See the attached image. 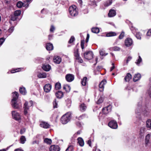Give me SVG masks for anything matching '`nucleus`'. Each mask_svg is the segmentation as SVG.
I'll return each instance as SVG.
<instances>
[{"label": "nucleus", "instance_id": "obj_1", "mask_svg": "<svg viewBox=\"0 0 151 151\" xmlns=\"http://www.w3.org/2000/svg\"><path fill=\"white\" fill-rule=\"evenodd\" d=\"M71 114L67 113L64 115L61 118L60 120L62 123L63 124H67L69 122L71 118Z\"/></svg>", "mask_w": 151, "mask_h": 151}, {"label": "nucleus", "instance_id": "obj_2", "mask_svg": "<svg viewBox=\"0 0 151 151\" xmlns=\"http://www.w3.org/2000/svg\"><path fill=\"white\" fill-rule=\"evenodd\" d=\"M33 104V101L32 100L29 101V102L27 101L25 102L23 106L24 113L25 115H27L28 113L27 111L29 110V107L32 106Z\"/></svg>", "mask_w": 151, "mask_h": 151}, {"label": "nucleus", "instance_id": "obj_3", "mask_svg": "<svg viewBox=\"0 0 151 151\" xmlns=\"http://www.w3.org/2000/svg\"><path fill=\"white\" fill-rule=\"evenodd\" d=\"M69 13L72 16H76L78 14L77 9L75 5H74L70 6L69 9Z\"/></svg>", "mask_w": 151, "mask_h": 151}, {"label": "nucleus", "instance_id": "obj_4", "mask_svg": "<svg viewBox=\"0 0 151 151\" xmlns=\"http://www.w3.org/2000/svg\"><path fill=\"white\" fill-rule=\"evenodd\" d=\"M83 57L88 60H91L93 58V52L91 51H86L84 53Z\"/></svg>", "mask_w": 151, "mask_h": 151}, {"label": "nucleus", "instance_id": "obj_5", "mask_svg": "<svg viewBox=\"0 0 151 151\" xmlns=\"http://www.w3.org/2000/svg\"><path fill=\"white\" fill-rule=\"evenodd\" d=\"M13 118L16 121H20L21 120V116L19 113L16 111H12V112Z\"/></svg>", "mask_w": 151, "mask_h": 151}, {"label": "nucleus", "instance_id": "obj_6", "mask_svg": "<svg viewBox=\"0 0 151 151\" xmlns=\"http://www.w3.org/2000/svg\"><path fill=\"white\" fill-rule=\"evenodd\" d=\"M108 126L111 128L113 129H116L118 127L116 122L114 120L110 121L108 123Z\"/></svg>", "mask_w": 151, "mask_h": 151}, {"label": "nucleus", "instance_id": "obj_7", "mask_svg": "<svg viewBox=\"0 0 151 151\" xmlns=\"http://www.w3.org/2000/svg\"><path fill=\"white\" fill-rule=\"evenodd\" d=\"M65 78L67 81L71 82L74 80V76L72 74H67L65 76Z\"/></svg>", "mask_w": 151, "mask_h": 151}, {"label": "nucleus", "instance_id": "obj_8", "mask_svg": "<svg viewBox=\"0 0 151 151\" xmlns=\"http://www.w3.org/2000/svg\"><path fill=\"white\" fill-rule=\"evenodd\" d=\"M106 83V81L105 79L103 80L99 85V91L101 92L104 91V85Z\"/></svg>", "mask_w": 151, "mask_h": 151}, {"label": "nucleus", "instance_id": "obj_9", "mask_svg": "<svg viewBox=\"0 0 151 151\" xmlns=\"http://www.w3.org/2000/svg\"><path fill=\"white\" fill-rule=\"evenodd\" d=\"M111 105H109L106 107L103 108L102 109V111L104 114H106L111 111Z\"/></svg>", "mask_w": 151, "mask_h": 151}, {"label": "nucleus", "instance_id": "obj_10", "mask_svg": "<svg viewBox=\"0 0 151 151\" xmlns=\"http://www.w3.org/2000/svg\"><path fill=\"white\" fill-rule=\"evenodd\" d=\"M132 43V40L130 38L128 37L125 40V45L127 47H129L131 46Z\"/></svg>", "mask_w": 151, "mask_h": 151}, {"label": "nucleus", "instance_id": "obj_11", "mask_svg": "<svg viewBox=\"0 0 151 151\" xmlns=\"http://www.w3.org/2000/svg\"><path fill=\"white\" fill-rule=\"evenodd\" d=\"M87 106L84 103L80 104L79 106L80 111L81 112L85 111L87 109Z\"/></svg>", "mask_w": 151, "mask_h": 151}, {"label": "nucleus", "instance_id": "obj_12", "mask_svg": "<svg viewBox=\"0 0 151 151\" xmlns=\"http://www.w3.org/2000/svg\"><path fill=\"white\" fill-rule=\"evenodd\" d=\"M50 151H60V147L57 145H51L49 149Z\"/></svg>", "mask_w": 151, "mask_h": 151}, {"label": "nucleus", "instance_id": "obj_13", "mask_svg": "<svg viewBox=\"0 0 151 151\" xmlns=\"http://www.w3.org/2000/svg\"><path fill=\"white\" fill-rule=\"evenodd\" d=\"M56 97L58 99H61L64 96L63 92L61 91H58L55 93Z\"/></svg>", "mask_w": 151, "mask_h": 151}, {"label": "nucleus", "instance_id": "obj_14", "mask_svg": "<svg viewBox=\"0 0 151 151\" xmlns=\"http://www.w3.org/2000/svg\"><path fill=\"white\" fill-rule=\"evenodd\" d=\"M53 60L55 63L59 64L61 61V59L59 56H55L53 57Z\"/></svg>", "mask_w": 151, "mask_h": 151}, {"label": "nucleus", "instance_id": "obj_15", "mask_svg": "<svg viewBox=\"0 0 151 151\" xmlns=\"http://www.w3.org/2000/svg\"><path fill=\"white\" fill-rule=\"evenodd\" d=\"M13 93V94L12 96L13 99L11 101L12 102H13L14 101H17L19 96L18 93L16 91H15Z\"/></svg>", "mask_w": 151, "mask_h": 151}, {"label": "nucleus", "instance_id": "obj_16", "mask_svg": "<svg viewBox=\"0 0 151 151\" xmlns=\"http://www.w3.org/2000/svg\"><path fill=\"white\" fill-rule=\"evenodd\" d=\"M63 88L64 90L65 91L66 93H68L70 91L71 87L68 84H64L63 86Z\"/></svg>", "mask_w": 151, "mask_h": 151}, {"label": "nucleus", "instance_id": "obj_17", "mask_svg": "<svg viewBox=\"0 0 151 151\" xmlns=\"http://www.w3.org/2000/svg\"><path fill=\"white\" fill-rule=\"evenodd\" d=\"M116 14L115 10L111 9L108 14V16L109 17H112L116 15Z\"/></svg>", "mask_w": 151, "mask_h": 151}, {"label": "nucleus", "instance_id": "obj_18", "mask_svg": "<svg viewBox=\"0 0 151 151\" xmlns=\"http://www.w3.org/2000/svg\"><path fill=\"white\" fill-rule=\"evenodd\" d=\"M77 140L78 141L79 145L81 147H83L84 145V142L83 138L81 137H78Z\"/></svg>", "mask_w": 151, "mask_h": 151}, {"label": "nucleus", "instance_id": "obj_19", "mask_svg": "<svg viewBox=\"0 0 151 151\" xmlns=\"http://www.w3.org/2000/svg\"><path fill=\"white\" fill-rule=\"evenodd\" d=\"M12 102V105L13 108L17 109L20 108V106L17 103V101H14Z\"/></svg>", "mask_w": 151, "mask_h": 151}, {"label": "nucleus", "instance_id": "obj_20", "mask_svg": "<svg viewBox=\"0 0 151 151\" xmlns=\"http://www.w3.org/2000/svg\"><path fill=\"white\" fill-rule=\"evenodd\" d=\"M141 77L140 74L138 73L135 74L133 79V81L134 82H136L139 80Z\"/></svg>", "mask_w": 151, "mask_h": 151}, {"label": "nucleus", "instance_id": "obj_21", "mask_svg": "<svg viewBox=\"0 0 151 151\" xmlns=\"http://www.w3.org/2000/svg\"><path fill=\"white\" fill-rule=\"evenodd\" d=\"M20 93L23 95H25L27 93L26 89L24 87H20L19 89Z\"/></svg>", "mask_w": 151, "mask_h": 151}, {"label": "nucleus", "instance_id": "obj_22", "mask_svg": "<svg viewBox=\"0 0 151 151\" xmlns=\"http://www.w3.org/2000/svg\"><path fill=\"white\" fill-rule=\"evenodd\" d=\"M132 78V75L129 73H128L127 74L126 76L124 78V80L126 82H129L130 79Z\"/></svg>", "mask_w": 151, "mask_h": 151}, {"label": "nucleus", "instance_id": "obj_23", "mask_svg": "<svg viewBox=\"0 0 151 151\" xmlns=\"http://www.w3.org/2000/svg\"><path fill=\"white\" fill-rule=\"evenodd\" d=\"M61 88V85L60 83L57 82L55 85V88L56 90H59Z\"/></svg>", "mask_w": 151, "mask_h": 151}, {"label": "nucleus", "instance_id": "obj_24", "mask_svg": "<svg viewBox=\"0 0 151 151\" xmlns=\"http://www.w3.org/2000/svg\"><path fill=\"white\" fill-rule=\"evenodd\" d=\"M87 78L86 77H84L81 80V84L83 86H85L86 84L87 81Z\"/></svg>", "mask_w": 151, "mask_h": 151}, {"label": "nucleus", "instance_id": "obj_25", "mask_svg": "<svg viewBox=\"0 0 151 151\" xmlns=\"http://www.w3.org/2000/svg\"><path fill=\"white\" fill-rule=\"evenodd\" d=\"M37 76L39 78H44L46 77L47 74L45 73H39Z\"/></svg>", "mask_w": 151, "mask_h": 151}, {"label": "nucleus", "instance_id": "obj_26", "mask_svg": "<svg viewBox=\"0 0 151 151\" xmlns=\"http://www.w3.org/2000/svg\"><path fill=\"white\" fill-rule=\"evenodd\" d=\"M116 35V34L114 32H111L107 33L106 35V36L107 37H111L115 36Z\"/></svg>", "mask_w": 151, "mask_h": 151}, {"label": "nucleus", "instance_id": "obj_27", "mask_svg": "<svg viewBox=\"0 0 151 151\" xmlns=\"http://www.w3.org/2000/svg\"><path fill=\"white\" fill-rule=\"evenodd\" d=\"M74 55L75 58L79 57V52L78 49L75 48L74 51Z\"/></svg>", "mask_w": 151, "mask_h": 151}, {"label": "nucleus", "instance_id": "obj_28", "mask_svg": "<svg viewBox=\"0 0 151 151\" xmlns=\"http://www.w3.org/2000/svg\"><path fill=\"white\" fill-rule=\"evenodd\" d=\"M120 50V48L117 46H114L110 48V50L111 51H119Z\"/></svg>", "mask_w": 151, "mask_h": 151}, {"label": "nucleus", "instance_id": "obj_29", "mask_svg": "<svg viewBox=\"0 0 151 151\" xmlns=\"http://www.w3.org/2000/svg\"><path fill=\"white\" fill-rule=\"evenodd\" d=\"M40 126L44 128H47V123L44 122H42L40 124Z\"/></svg>", "mask_w": 151, "mask_h": 151}, {"label": "nucleus", "instance_id": "obj_30", "mask_svg": "<svg viewBox=\"0 0 151 151\" xmlns=\"http://www.w3.org/2000/svg\"><path fill=\"white\" fill-rule=\"evenodd\" d=\"M20 142L21 144H24L26 140L25 137L24 136H22L20 139Z\"/></svg>", "mask_w": 151, "mask_h": 151}, {"label": "nucleus", "instance_id": "obj_31", "mask_svg": "<svg viewBox=\"0 0 151 151\" xmlns=\"http://www.w3.org/2000/svg\"><path fill=\"white\" fill-rule=\"evenodd\" d=\"M91 31L94 33H98L99 32L100 30L98 27H93L91 29Z\"/></svg>", "mask_w": 151, "mask_h": 151}, {"label": "nucleus", "instance_id": "obj_32", "mask_svg": "<svg viewBox=\"0 0 151 151\" xmlns=\"http://www.w3.org/2000/svg\"><path fill=\"white\" fill-rule=\"evenodd\" d=\"M21 68H18L16 69H13L11 71V73H14L16 72H20L21 70Z\"/></svg>", "mask_w": 151, "mask_h": 151}, {"label": "nucleus", "instance_id": "obj_33", "mask_svg": "<svg viewBox=\"0 0 151 151\" xmlns=\"http://www.w3.org/2000/svg\"><path fill=\"white\" fill-rule=\"evenodd\" d=\"M144 132L145 128L142 127L140 128V129L139 134L140 136H141V137L144 136Z\"/></svg>", "mask_w": 151, "mask_h": 151}, {"label": "nucleus", "instance_id": "obj_34", "mask_svg": "<svg viewBox=\"0 0 151 151\" xmlns=\"http://www.w3.org/2000/svg\"><path fill=\"white\" fill-rule=\"evenodd\" d=\"M53 46L52 43H48V50H52L53 49Z\"/></svg>", "mask_w": 151, "mask_h": 151}, {"label": "nucleus", "instance_id": "obj_35", "mask_svg": "<svg viewBox=\"0 0 151 151\" xmlns=\"http://www.w3.org/2000/svg\"><path fill=\"white\" fill-rule=\"evenodd\" d=\"M74 146L73 145H70L68 146L65 151H73L74 150Z\"/></svg>", "mask_w": 151, "mask_h": 151}, {"label": "nucleus", "instance_id": "obj_36", "mask_svg": "<svg viewBox=\"0 0 151 151\" xmlns=\"http://www.w3.org/2000/svg\"><path fill=\"white\" fill-rule=\"evenodd\" d=\"M150 135L149 134H147L145 137V144L147 145L149 142Z\"/></svg>", "mask_w": 151, "mask_h": 151}, {"label": "nucleus", "instance_id": "obj_37", "mask_svg": "<svg viewBox=\"0 0 151 151\" xmlns=\"http://www.w3.org/2000/svg\"><path fill=\"white\" fill-rule=\"evenodd\" d=\"M58 103L57 102V100L56 99H55L53 102V108L54 109L56 108H58Z\"/></svg>", "mask_w": 151, "mask_h": 151}, {"label": "nucleus", "instance_id": "obj_38", "mask_svg": "<svg viewBox=\"0 0 151 151\" xmlns=\"http://www.w3.org/2000/svg\"><path fill=\"white\" fill-rule=\"evenodd\" d=\"M112 0H109L106 1L104 3V6H109L112 3Z\"/></svg>", "mask_w": 151, "mask_h": 151}, {"label": "nucleus", "instance_id": "obj_39", "mask_svg": "<svg viewBox=\"0 0 151 151\" xmlns=\"http://www.w3.org/2000/svg\"><path fill=\"white\" fill-rule=\"evenodd\" d=\"M147 127L150 128H151V120L148 119L146 122Z\"/></svg>", "mask_w": 151, "mask_h": 151}, {"label": "nucleus", "instance_id": "obj_40", "mask_svg": "<svg viewBox=\"0 0 151 151\" xmlns=\"http://www.w3.org/2000/svg\"><path fill=\"white\" fill-rule=\"evenodd\" d=\"M104 101V99L101 96L100 98L96 102L97 104H99L101 103H102Z\"/></svg>", "mask_w": 151, "mask_h": 151}, {"label": "nucleus", "instance_id": "obj_41", "mask_svg": "<svg viewBox=\"0 0 151 151\" xmlns=\"http://www.w3.org/2000/svg\"><path fill=\"white\" fill-rule=\"evenodd\" d=\"M23 5V3L21 1H19L17 2V6L19 8H21Z\"/></svg>", "mask_w": 151, "mask_h": 151}, {"label": "nucleus", "instance_id": "obj_42", "mask_svg": "<svg viewBox=\"0 0 151 151\" xmlns=\"http://www.w3.org/2000/svg\"><path fill=\"white\" fill-rule=\"evenodd\" d=\"M89 4L92 6H93L94 5H95V6H97L96 2L95 0H90Z\"/></svg>", "mask_w": 151, "mask_h": 151}, {"label": "nucleus", "instance_id": "obj_43", "mask_svg": "<svg viewBox=\"0 0 151 151\" xmlns=\"http://www.w3.org/2000/svg\"><path fill=\"white\" fill-rule=\"evenodd\" d=\"M75 40L74 37L73 36H72L69 39L68 43L69 44H71Z\"/></svg>", "mask_w": 151, "mask_h": 151}, {"label": "nucleus", "instance_id": "obj_44", "mask_svg": "<svg viewBox=\"0 0 151 151\" xmlns=\"http://www.w3.org/2000/svg\"><path fill=\"white\" fill-rule=\"evenodd\" d=\"M75 59L77 60H78V62L80 63H83V60L80 56L75 58Z\"/></svg>", "mask_w": 151, "mask_h": 151}, {"label": "nucleus", "instance_id": "obj_45", "mask_svg": "<svg viewBox=\"0 0 151 151\" xmlns=\"http://www.w3.org/2000/svg\"><path fill=\"white\" fill-rule=\"evenodd\" d=\"M21 13V11L20 10H16L15 11L14 15L17 16V17Z\"/></svg>", "mask_w": 151, "mask_h": 151}, {"label": "nucleus", "instance_id": "obj_46", "mask_svg": "<svg viewBox=\"0 0 151 151\" xmlns=\"http://www.w3.org/2000/svg\"><path fill=\"white\" fill-rule=\"evenodd\" d=\"M86 116V115L85 114H83L79 116L78 118V119L79 120H80L81 119H83L85 118Z\"/></svg>", "mask_w": 151, "mask_h": 151}, {"label": "nucleus", "instance_id": "obj_47", "mask_svg": "<svg viewBox=\"0 0 151 151\" xmlns=\"http://www.w3.org/2000/svg\"><path fill=\"white\" fill-rule=\"evenodd\" d=\"M55 30V27L53 25H51L50 26V32L51 33H53Z\"/></svg>", "mask_w": 151, "mask_h": 151}, {"label": "nucleus", "instance_id": "obj_48", "mask_svg": "<svg viewBox=\"0 0 151 151\" xmlns=\"http://www.w3.org/2000/svg\"><path fill=\"white\" fill-rule=\"evenodd\" d=\"M17 17L15 15L13 14V15H12L11 18V20L14 21L15 20H17Z\"/></svg>", "mask_w": 151, "mask_h": 151}, {"label": "nucleus", "instance_id": "obj_49", "mask_svg": "<svg viewBox=\"0 0 151 151\" xmlns=\"http://www.w3.org/2000/svg\"><path fill=\"white\" fill-rule=\"evenodd\" d=\"M85 43V41L84 40H81V49L83 50L84 48V45Z\"/></svg>", "mask_w": 151, "mask_h": 151}, {"label": "nucleus", "instance_id": "obj_50", "mask_svg": "<svg viewBox=\"0 0 151 151\" xmlns=\"http://www.w3.org/2000/svg\"><path fill=\"white\" fill-rule=\"evenodd\" d=\"M124 36V33L123 32H122L121 34L119 36V38L120 39H122L123 38Z\"/></svg>", "mask_w": 151, "mask_h": 151}, {"label": "nucleus", "instance_id": "obj_51", "mask_svg": "<svg viewBox=\"0 0 151 151\" xmlns=\"http://www.w3.org/2000/svg\"><path fill=\"white\" fill-rule=\"evenodd\" d=\"M135 36L136 38L138 39H141V35L140 33L139 32H137L135 35Z\"/></svg>", "mask_w": 151, "mask_h": 151}, {"label": "nucleus", "instance_id": "obj_52", "mask_svg": "<svg viewBox=\"0 0 151 151\" xmlns=\"http://www.w3.org/2000/svg\"><path fill=\"white\" fill-rule=\"evenodd\" d=\"M42 68L44 70L47 71V65H45V64H43L42 66Z\"/></svg>", "mask_w": 151, "mask_h": 151}, {"label": "nucleus", "instance_id": "obj_53", "mask_svg": "<svg viewBox=\"0 0 151 151\" xmlns=\"http://www.w3.org/2000/svg\"><path fill=\"white\" fill-rule=\"evenodd\" d=\"M142 61V59L141 57L140 56H139V58L137 60V62H136V63L137 65L139 64Z\"/></svg>", "mask_w": 151, "mask_h": 151}, {"label": "nucleus", "instance_id": "obj_54", "mask_svg": "<svg viewBox=\"0 0 151 151\" xmlns=\"http://www.w3.org/2000/svg\"><path fill=\"white\" fill-rule=\"evenodd\" d=\"M14 27L13 26L11 27L8 30V32L9 33H11L14 30Z\"/></svg>", "mask_w": 151, "mask_h": 151}, {"label": "nucleus", "instance_id": "obj_55", "mask_svg": "<svg viewBox=\"0 0 151 151\" xmlns=\"http://www.w3.org/2000/svg\"><path fill=\"white\" fill-rule=\"evenodd\" d=\"M5 38L4 37H2L0 38V45H1L5 41Z\"/></svg>", "mask_w": 151, "mask_h": 151}, {"label": "nucleus", "instance_id": "obj_56", "mask_svg": "<svg viewBox=\"0 0 151 151\" xmlns=\"http://www.w3.org/2000/svg\"><path fill=\"white\" fill-rule=\"evenodd\" d=\"M100 54L102 56H105L108 54V53H105L102 50L100 51Z\"/></svg>", "mask_w": 151, "mask_h": 151}, {"label": "nucleus", "instance_id": "obj_57", "mask_svg": "<svg viewBox=\"0 0 151 151\" xmlns=\"http://www.w3.org/2000/svg\"><path fill=\"white\" fill-rule=\"evenodd\" d=\"M26 131V129L24 128L21 129L20 131V133L21 134H22L24 133Z\"/></svg>", "mask_w": 151, "mask_h": 151}, {"label": "nucleus", "instance_id": "obj_58", "mask_svg": "<svg viewBox=\"0 0 151 151\" xmlns=\"http://www.w3.org/2000/svg\"><path fill=\"white\" fill-rule=\"evenodd\" d=\"M132 59V57L130 56H129L127 59V60H126V63L127 64Z\"/></svg>", "mask_w": 151, "mask_h": 151}, {"label": "nucleus", "instance_id": "obj_59", "mask_svg": "<svg viewBox=\"0 0 151 151\" xmlns=\"http://www.w3.org/2000/svg\"><path fill=\"white\" fill-rule=\"evenodd\" d=\"M48 93L51 90L52 88V86L50 84L48 83Z\"/></svg>", "mask_w": 151, "mask_h": 151}, {"label": "nucleus", "instance_id": "obj_60", "mask_svg": "<svg viewBox=\"0 0 151 151\" xmlns=\"http://www.w3.org/2000/svg\"><path fill=\"white\" fill-rule=\"evenodd\" d=\"M146 35L147 36H151V29H149L147 32Z\"/></svg>", "mask_w": 151, "mask_h": 151}, {"label": "nucleus", "instance_id": "obj_61", "mask_svg": "<svg viewBox=\"0 0 151 151\" xmlns=\"http://www.w3.org/2000/svg\"><path fill=\"white\" fill-rule=\"evenodd\" d=\"M103 67L101 66H98L96 68V69L97 71H100L101 69H102Z\"/></svg>", "mask_w": 151, "mask_h": 151}, {"label": "nucleus", "instance_id": "obj_62", "mask_svg": "<svg viewBox=\"0 0 151 151\" xmlns=\"http://www.w3.org/2000/svg\"><path fill=\"white\" fill-rule=\"evenodd\" d=\"M44 90L45 92L47 93V84H45L44 86Z\"/></svg>", "mask_w": 151, "mask_h": 151}, {"label": "nucleus", "instance_id": "obj_63", "mask_svg": "<svg viewBox=\"0 0 151 151\" xmlns=\"http://www.w3.org/2000/svg\"><path fill=\"white\" fill-rule=\"evenodd\" d=\"M78 2L79 3L80 6H81L82 5L83 1L82 0H78Z\"/></svg>", "mask_w": 151, "mask_h": 151}, {"label": "nucleus", "instance_id": "obj_64", "mask_svg": "<svg viewBox=\"0 0 151 151\" xmlns=\"http://www.w3.org/2000/svg\"><path fill=\"white\" fill-rule=\"evenodd\" d=\"M52 143V141L51 139L48 138V144L51 145Z\"/></svg>", "mask_w": 151, "mask_h": 151}]
</instances>
